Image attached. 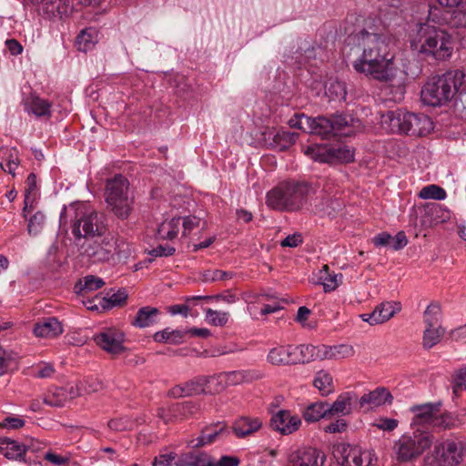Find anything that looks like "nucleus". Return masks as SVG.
Returning a JSON list of instances; mask_svg holds the SVG:
<instances>
[{
	"label": "nucleus",
	"mask_w": 466,
	"mask_h": 466,
	"mask_svg": "<svg viewBox=\"0 0 466 466\" xmlns=\"http://www.w3.org/2000/svg\"><path fill=\"white\" fill-rule=\"evenodd\" d=\"M381 124L390 132L414 137L426 136L432 129V122L428 116L403 109L388 111L382 115Z\"/></svg>",
	"instance_id": "nucleus-7"
},
{
	"label": "nucleus",
	"mask_w": 466,
	"mask_h": 466,
	"mask_svg": "<svg viewBox=\"0 0 466 466\" xmlns=\"http://www.w3.org/2000/svg\"><path fill=\"white\" fill-rule=\"evenodd\" d=\"M464 76V73L458 69L433 76L421 90L423 103L431 106H439L447 103L459 91L463 84Z\"/></svg>",
	"instance_id": "nucleus-6"
},
{
	"label": "nucleus",
	"mask_w": 466,
	"mask_h": 466,
	"mask_svg": "<svg viewBox=\"0 0 466 466\" xmlns=\"http://www.w3.org/2000/svg\"><path fill=\"white\" fill-rule=\"evenodd\" d=\"M410 46L425 58L443 61L451 56L454 42L444 29L424 25L419 32V40L412 41Z\"/></svg>",
	"instance_id": "nucleus-5"
},
{
	"label": "nucleus",
	"mask_w": 466,
	"mask_h": 466,
	"mask_svg": "<svg viewBox=\"0 0 466 466\" xmlns=\"http://www.w3.org/2000/svg\"><path fill=\"white\" fill-rule=\"evenodd\" d=\"M108 427L116 431H128L133 427V421L127 417L116 418L108 421Z\"/></svg>",
	"instance_id": "nucleus-55"
},
{
	"label": "nucleus",
	"mask_w": 466,
	"mask_h": 466,
	"mask_svg": "<svg viewBox=\"0 0 466 466\" xmlns=\"http://www.w3.org/2000/svg\"><path fill=\"white\" fill-rule=\"evenodd\" d=\"M442 318L441 305L438 302H431L423 313V321L426 327H437Z\"/></svg>",
	"instance_id": "nucleus-43"
},
{
	"label": "nucleus",
	"mask_w": 466,
	"mask_h": 466,
	"mask_svg": "<svg viewBox=\"0 0 466 466\" xmlns=\"http://www.w3.org/2000/svg\"><path fill=\"white\" fill-rule=\"evenodd\" d=\"M326 417H330L329 404L323 401L311 403L303 411V418L308 422H315Z\"/></svg>",
	"instance_id": "nucleus-35"
},
{
	"label": "nucleus",
	"mask_w": 466,
	"mask_h": 466,
	"mask_svg": "<svg viewBox=\"0 0 466 466\" xmlns=\"http://www.w3.org/2000/svg\"><path fill=\"white\" fill-rule=\"evenodd\" d=\"M331 162L350 163L354 159V152L347 146L330 147Z\"/></svg>",
	"instance_id": "nucleus-48"
},
{
	"label": "nucleus",
	"mask_w": 466,
	"mask_h": 466,
	"mask_svg": "<svg viewBox=\"0 0 466 466\" xmlns=\"http://www.w3.org/2000/svg\"><path fill=\"white\" fill-rule=\"evenodd\" d=\"M66 217L70 218L71 232L77 246L84 240L100 237L107 231L105 218L87 203L76 202L64 208L60 219Z\"/></svg>",
	"instance_id": "nucleus-2"
},
{
	"label": "nucleus",
	"mask_w": 466,
	"mask_h": 466,
	"mask_svg": "<svg viewBox=\"0 0 466 466\" xmlns=\"http://www.w3.org/2000/svg\"><path fill=\"white\" fill-rule=\"evenodd\" d=\"M180 410V405L176 404L169 408H158L157 417L160 418L166 424L172 421L175 413Z\"/></svg>",
	"instance_id": "nucleus-57"
},
{
	"label": "nucleus",
	"mask_w": 466,
	"mask_h": 466,
	"mask_svg": "<svg viewBox=\"0 0 466 466\" xmlns=\"http://www.w3.org/2000/svg\"><path fill=\"white\" fill-rule=\"evenodd\" d=\"M105 285V281L96 276L87 275L79 279L75 285V290L77 294L85 296L88 292L95 291Z\"/></svg>",
	"instance_id": "nucleus-36"
},
{
	"label": "nucleus",
	"mask_w": 466,
	"mask_h": 466,
	"mask_svg": "<svg viewBox=\"0 0 466 466\" xmlns=\"http://www.w3.org/2000/svg\"><path fill=\"white\" fill-rule=\"evenodd\" d=\"M174 466H216V462L206 452L189 451L177 457Z\"/></svg>",
	"instance_id": "nucleus-26"
},
{
	"label": "nucleus",
	"mask_w": 466,
	"mask_h": 466,
	"mask_svg": "<svg viewBox=\"0 0 466 466\" xmlns=\"http://www.w3.org/2000/svg\"><path fill=\"white\" fill-rule=\"evenodd\" d=\"M323 269L325 271V276H322L321 279L324 280V290L328 292L336 289V288L339 286V278L341 279V274H330L329 272L328 265H324Z\"/></svg>",
	"instance_id": "nucleus-54"
},
{
	"label": "nucleus",
	"mask_w": 466,
	"mask_h": 466,
	"mask_svg": "<svg viewBox=\"0 0 466 466\" xmlns=\"http://www.w3.org/2000/svg\"><path fill=\"white\" fill-rule=\"evenodd\" d=\"M445 333V329L441 325L437 327H426L423 332L422 345L425 349H431L437 345Z\"/></svg>",
	"instance_id": "nucleus-42"
},
{
	"label": "nucleus",
	"mask_w": 466,
	"mask_h": 466,
	"mask_svg": "<svg viewBox=\"0 0 466 466\" xmlns=\"http://www.w3.org/2000/svg\"><path fill=\"white\" fill-rule=\"evenodd\" d=\"M374 22L373 19L366 20L364 27L352 35L354 41L362 48L361 56L352 66L358 73L389 82L394 76V54L390 51L393 38Z\"/></svg>",
	"instance_id": "nucleus-1"
},
{
	"label": "nucleus",
	"mask_w": 466,
	"mask_h": 466,
	"mask_svg": "<svg viewBox=\"0 0 466 466\" xmlns=\"http://www.w3.org/2000/svg\"><path fill=\"white\" fill-rule=\"evenodd\" d=\"M160 314L158 309L147 306L140 308L133 320L132 325L140 329L147 328L152 326L157 321V318Z\"/></svg>",
	"instance_id": "nucleus-33"
},
{
	"label": "nucleus",
	"mask_w": 466,
	"mask_h": 466,
	"mask_svg": "<svg viewBox=\"0 0 466 466\" xmlns=\"http://www.w3.org/2000/svg\"><path fill=\"white\" fill-rule=\"evenodd\" d=\"M19 164V152L15 147H0V167L5 172H8L14 177Z\"/></svg>",
	"instance_id": "nucleus-30"
},
{
	"label": "nucleus",
	"mask_w": 466,
	"mask_h": 466,
	"mask_svg": "<svg viewBox=\"0 0 466 466\" xmlns=\"http://www.w3.org/2000/svg\"><path fill=\"white\" fill-rule=\"evenodd\" d=\"M36 191V176L34 173H30L25 180V203L26 205L33 204L35 199Z\"/></svg>",
	"instance_id": "nucleus-51"
},
{
	"label": "nucleus",
	"mask_w": 466,
	"mask_h": 466,
	"mask_svg": "<svg viewBox=\"0 0 466 466\" xmlns=\"http://www.w3.org/2000/svg\"><path fill=\"white\" fill-rule=\"evenodd\" d=\"M245 374L243 371L236 370L229 372H223L217 376H212L211 380H214L215 387L213 390L219 392L228 385H237L244 381Z\"/></svg>",
	"instance_id": "nucleus-32"
},
{
	"label": "nucleus",
	"mask_w": 466,
	"mask_h": 466,
	"mask_svg": "<svg viewBox=\"0 0 466 466\" xmlns=\"http://www.w3.org/2000/svg\"><path fill=\"white\" fill-rule=\"evenodd\" d=\"M225 431L226 426L221 422L207 426L202 430L199 437L190 441V445L193 448H200L207 444H210L214 442Z\"/></svg>",
	"instance_id": "nucleus-29"
},
{
	"label": "nucleus",
	"mask_w": 466,
	"mask_h": 466,
	"mask_svg": "<svg viewBox=\"0 0 466 466\" xmlns=\"http://www.w3.org/2000/svg\"><path fill=\"white\" fill-rule=\"evenodd\" d=\"M400 309V303L384 301L379 304L371 313H364L360 315V318L370 325H378L388 321Z\"/></svg>",
	"instance_id": "nucleus-17"
},
{
	"label": "nucleus",
	"mask_w": 466,
	"mask_h": 466,
	"mask_svg": "<svg viewBox=\"0 0 466 466\" xmlns=\"http://www.w3.org/2000/svg\"><path fill=\"white\" fill-rule=\"evenodd\" d=\"M64 331L63 324L55 317L40 319L34 327V334L39 338L54 339Z\"/></svg>",
	"instance_id": "nucleus-21"
},
{
	"label": "nucleus",
	"mask_w": 466,
	"mask_h": 466,
	"mask_svg": "<svg viewBox=\"0 0 466 466\" xmlns=\"http://www.w3.org/2000/svg\"><path fill=\"white\" fill-rule=\"evenodd\" d=\"M100 300V305L103 309H108L116 306L124 304L127 299V294L125 290H118L113 293L108 299L96 298Z\"/></svg>",
	"instance_id": "nucleus-49"
},
{
	"label": "nucleus",
	"mask_w": 466,
	"mask_h": 466,
	"mask_svg": "<svg viewBox=\"0 0 466 466\" xmlns=\"http://www.w3.org/2000/svg\"><path fill=\"white\" fill-rule=\"evenodd\" d=\"M25 426V420L19 417L7 416L0 421V428L18 430Z\"/></svg>",
	"instance_id": "nucleus-58"
},
{
	"label": "nucleus",
	"mask_w": 466,
	"mask_h": 466,
	"mask_svg": "<svg viewBox=\"0 0 466 466\" xmlns=\"http://www.w3.org/2000/svg\"><path fill=\"white\" fill-rule=\"evenodd\" d=\"M97 42V32L95 28L88 27L80 31L76 39L77 49L87 52L92 49Z\"/></svg>",
	"instance_id": "nucleus-37"
},
{
	"label": "nucleus",
	"mask_w": 466,
	"mask_h": 466,
	"mask_svg": "<svg viewBox=\"0 0 466 466\" xmlns=\"http://www.w3.org/2000/svg\"><path fill=\"white\" fill-rule=\"evenodd\" d=\"M301 420L297 415H292L290 411L281 410L271 417L270 427L279 431L281 434H291L299 430Z\"/></svg>",
	"instance_id": "nucleus-18"
},
{
	"label": "nucleus",
	"mask_w": 466,
	"mask_h": 466,
	"mask_svg": "<svg viewBox=\"0 0 466 466\" xmlns=\"http://www.w3.org/2000/svg\"><path fill=\"white\" fill-rule=\"evenodd\" d=\"M235 273L233 271H224L220 269L207 270L203 274V280L206 282H213L218 280L231 279Z\"/></svg>",
	"instance_id": "nucleus-53"
},
{
	"label": "nucleus",
	"mask_w": 466,
	"mask_h": 466,
	"mask_svg": "<svg viewBox=\"0 0 466 466\" xmlns=\"http://www.w3.org/2000/svg\"><path fill=\"white\" fill-rule=\"evenodd\" d=\"M200 219L195 216H188L183 218V236L187 237L194 228H198Z\"/></svg>",
	"instance_id": "nucleus-60"
},
{
	"label": "nucleus",
	"mask_w": 466,
	"mask_h": 466,
	"mask_svg": "<svg viewBox=\"0 0 466 466\" xmlns=\"http://www.w3.org/2000/svg\"><path fill=\"white\" fill-rule=\"evenodd\" d=\"M461 423L458 417L451 412H437L433 429L449 430L459 426Z\"/></svg>",
	"instance_id": "nucleus-45"
},
{
	"label": "nucleus",
	"mask_w": 466,
	"mask_h": 466,
	"mask_svg": "<svg viewBox=\"0 0 466 466\" xmlns=\"http://www.w3.org/2000/svg\"><path fill=\"white\" fill-rule=\"evenodd\" d=\"M295 365L304 364L316 360H324V352L321 349V345L314 346L311 344H301L295 346Z\"/></svg>",
	"instance_id": "nucleus-24"
},
{
	"label": "nucleus",
	"mask_w": 466,
	"mask_h": 466,
	"mask_svg": "<svg viewBox=\"0 0 466 466\" xmlns=\"http://www.w3.org/2000/svg\"><path fill=\"white\" fill-rule=\"evenodd\" d=\"M94 340L102 350L112 355L121 354L126 350L124 347L125 335L116 329H105L95 335Z\"/></svg>",
	"instance_id": "nucleus-12"
},
{
	"label": "nucleus",
	"mask_w": 466,
	"mask_h": 466,
	"mask_svg": "<svg viewBox=\"0 0 466 466\" xmlns=\"http://www.w3.org/2000/svg\"><path fill=\"white\" fill-rule=\"evenodd\" d=\"M357 400L358 397L354 392L346 391L339 394L331 405L329 404V416L350 414L352 411V405L357 401Z\"/></svg>",
	"instance_id": "nucleus-27"
},
{
	"label": "nucleus",
	"mask_w": 466,
	"mask_h": 466,
	"mask_svg": "<svg viewBox=\"0 0 466 466\" xmlns=\"http://www.w3.org/2000/svg\"><path fill=\"white\" fill-rule=\"evenodd\" d=\"M214 385V380H211V377L198 376L191 380L185 383L186 395H195L206 392V387L208 385ZM208 392H211L213 389L208 386Z\"/></svg>",
	"instance_id": "nucleus-38"
},
{
	"label": "nucleus",
	"mask_w": 466,
	"mask_h": 466,
	"mask_svg": "<svg viewBox=\"0 0 466 466\" xmlns=\"http://www.w3.org/2000/svg\"><path fill=\"white\" fill-rule=\"evenodd\" d=\"M431 432L415 430L411 434H402L394 442L393 453L398 462H409L420 458L433 443Z\"/></svg>",
	"instance_id": "nucleus-8"
},
{
	"label": "nucleus",
	"mask_w": 466,
	"mask_h": 466,
	"mask_svg": "<svg viewBox=\"0 0 466 466\" xmlns=\"http://www.w3.org/2000/svg\"><path fill=\"white\" fill-rule=\"evenodd\" d=\"M313 384L322 396H328L334 391L333 379L328 371H318Z\"/></svg>",
	"instance_id": "nucleus-41"
},
{
	"label": "nucleus",
	"mask_w": 466,
	"mask_h": 466,
	"mask_svg": "<svg viewBox=\"0 0 466 466\" xmlns=\"http://www.w3.org/2000/svg\"><path fill=\"white\" fill-rule=\"evenodd\" d=\"M180 218H173L168 221L162 222L157 231V238L159 239H174L179 231Z\"/></svg>",
	"instance_id": "nucleus-39"
},
{
	"label": "nucleus",
	"mask_w": 466,
	"mask_h": 466,
	"mask_svg": "<svg viewBox=\"0 0 466 466\" xmlns=\"http://www.w3.org/2000/svg\"><path fill=\"white\" fill-rule=\"evenodd\" d=\"M408 244V239L403 231L398 232L395 237H392L390 240V247L394 250H400L403 248Z\"/></svg>",
	"instance_id": "nucleus-63"
},
{
	"label": "nucleus",
	"mask_w": 466,
	"mask_h": 466,
	"mask_svg": "<svg viewBox=\"0 0 466 466\" xmlns=\"http://www.w3.org/2000/svg\"><path fill=\"white\" fill-rule=\"evenodd\" d=\"M310 190L307 182L285 180L267 193L266 204L274 210L298 211L307 203Z\"/></svg>",
	"instance_id": "nucleus-4"
},
{
	"label": "nucleus",
	"mask_w": 466,
	"mask_h": 466,
	"mask_svg": "<svg viewBox=\"0 0 466 466\" xmlns=\"http://www.w3.org/2000/svg\"><path fill=\"white\" fill-rule=\"evenodd\" d=\"M393 397L390 392L383 387H379L369 393L363 394L359 400L360 408L366 405L370 407H379L387 402L390 403Z\"/></svg>",
	"instance_id": "nucleus-28"
},
{
	"label": "nucleus",
	"mask_w": 466,
	"mask_h": 466,
	"mask_svg": "<svg viewBox=\"0 0 466 466\" xmlns=\"http://www.w3.org/2000/svg\"><path fill=\"white\" fill-rule=\"evenodd\" d=\"M262 137L268 148L284 151L295 144L299 135L295 132L268 128L262 133Z\"/></svg>",
	"instance_id": "nucleus-14"
},
{
	"label": "nucleus",
	"mask_w": 466,
	"mask_h": 466,
	"mask_svg": "<svg viewBox=\"0 0 466 466\" xmlns=\"http://www.w3.org/2000/svg\"><path fill=\"white\" fill-rule=\"evenodd\" d=\"M424 212L421 223L426 227H433L443 223L450 218L449 210L438 203L426 204L424 207Z\"/></svg>",
	"instance_id": "nucleus-23"
},
{
	"label": "nucleus",
	"mask_w": 466,
	"mask_h": 466,
	"mask_svg": "<svg viewBox=\"0 0 466 466\" xmlns=\"http://www.w3.org/2000/svg\"><path fill=\"white\" fill-rule=\"evenodd\" d=\"M399 425V420L391 418H380L374 424L378 429L384 431H393Z\"/></svg>",
	"instance_id": "nucleus-59"
},
{
	"label": "nucleus",
	"mask_w": 466,
	"mask_h": 466,
	"mask_svg": "<svg viewBox=\"0 0 466 466\" xmlns=\"http://www.w3.org/2000/svg\"><path fill=\"white\" fill-rule=\"evenodd\" d=\"M104 385L101 380L95 378H88L80 383V386H77V392L75 393L73 391V387L70 390V398H75L77 395H81L83 393L90 394L94 392H97L103 389Z\"/></svg>",
	"instance_id": "nucleus-44"
},
{
	"label": "nucleus",
	"mask_w": 466,
	"mask_h": 466,
	"mask_svg": "<svg viewBox=\"0 0 466 466\" xmlns=\"http://www.w3.org/2000/svg\"><path fill=\"white\" fill-rule=\"evenodd\" d=\"M295 346L294 345H278L269 350L267 360L274 366H290L295 365Z\"/></svg>",
	"instance_id": "nucleus-20"
},
{
	"label": "nucleus",
	"mask_w": 466,
	"mask_h": 466,
	"mask_svg": "<svg viewBox=\"0 0 466 466\" xmlns=\"http://www.w3.org/2000/svg\"><path fill=\"white\" fill-rule=\"evenodd\" d=\"M324 352V360L345 359L354 354L352 346L340 344L336 346L321 345Z\"/></svg>",
	"instance_id": "nucleus-40"
},
{
	"label": "nucleus",
	"mask_w": 466,
	"mask_h": 466,
	"mask_svg": "<svg viewBox=\"0 0 466 466\" xmlns=\"http://www.w3.org/2000/svg\"><path fill=\"white\" fill-rule=\"evenodd\" d=\"M175 248L169 245H158L157 248L149 251V255L153 257H168L175 253Z\"/></svg>",
	"instance_id": "nucleus-62"
},
{
	"label": "nucleus",
	"mask_w": 466,
	"mask_h": 466,
	"mask_svg": "<svg viewBox=\"0 0 466 466\" xmlns=\"http://www.w3.org/2000/svg\"><path fill=\"white\" fill-rule=\"evenodd\" d=\"M129 182L123 175H116L106 185V201L118 218L127 219L133 210L134 198L128 195Z\"/></svg>",
	"instance_id": "nucleus-9"
},
{
	"label": "nucleus",
	"mask_w": 466,
	"mask_h": 466,
	"mask_svg": "<svg viewBox=\"0 0 466 466\" xmlns=\"http://www.w3.org/2000/svg\"><path fill=\"white\" fill-rule=\"evenodd\" d=\"M78 247L82 254L93 262H107L114 258L115 254H117L118 258H122L121 252L116 251L119 245L116 244L108 230L100 237L84 240Z\"/></svg>",
	"instance_id": "nucleus-10"
},
{
	"label": "nucleus",
	"mask_w": 466,
	"mask_h": 466,
	"mask_svg": "<svg viewBox=\"0 0 466 466\" xmlns=\"http://www.w3.org/2000/svg\"><path fill=\"white\" fill-rule=\"evenodd\" d=\"M326 95L333 100H345L347 96L346 85L341 81H331L326 89Z\"/></svg>",
	"instance_id": "nucleus-47"
},
{
	"label": "nucleus",
	"mask_w": 466,
	"mask_h": 466,
	"mask_svg": "<svg viewBox=\"0 0 466 466\" xmlns=\"http://www.w3.org/2000/svg\"><path fill=\"white\" fill-rule=\"evenodd\" d=\"M441 404L425 403L421 405H414L410 408V411L414 414L410 426L411 427H434L437 412L440 411Z\"/></svg>",
	"instance_id": "nucleus-15"
},
{
	"label": "nucleus",
	"mask_w": 466,
	"mask_h": 466,
	"mask_svg": "<svg viewBox=\"0 0 466 466\" xmlns=\"http://www.w3.org/2000/svg\"><path fill=\"white\" fill-rule=\"evenodd\" d=\"M46 216L43 212L37 211L28 219L27 232L30 236L37 235L43 228Z\"/></svg>",
	"instance_id": "nucleus-50"
},
{
	"label": "nucleus",
	"mask_w": 466,
	"mask_h": 466,
	"mask_svg": "<svg viewBox=\"0 0 466 466\" xmlns=\"http://www.w3.org/2000/svg\"><path fill=\"white\" fill-rule=\"evenodd\" d=\"M364 453L357 446L339 444L333 451V456L341 466H363Z\"/></svg>",
	"instance_id": "nucleus-19"
},
{
	"label": "nucleus",
	"mask_w": 466,
	"mask_h": 466,
	"mask_svg": "<svg viewBox=\"0 0 466 466\" xmlns=\"http://www.w3.org/2000/svg\"><path fill=\"white\" fill-rule=\"evenodd\" d=\"M461 461V451L457 442L447 440L437 442L431 454L424 460V466H457Z\"/></svg>",
	"instance_id": "nucleus-11"
},
{
	"label": "nucleus",
	"mask_w": 466,
	"mask_h": 466,
	"mask_svg": "<svg viewBox=\"0 0 466 466\" xmlns=\"http://www.w3.org/2000/svg\"><path fill=\"white\" fill-rule=\"evenodd\" d=\"M418 196L421 199L443 200L446 198L447 193L441 187L431 184L422 187Z\"/></svg>",
	"instance_id": "nucleus-46"
},
{
	"label": "nucleus",
	"mask_w": 466,
	"mask_h": 466,
	"mask_svg": "<svg viewBox=\"0 0 466 466\" xmlns=\"http://www.w3.org/2000/svg\"><path fill=\"white\" fill-rule=\"evenodd\" d=\"M176 458L177 454L175 452L160 454L155 459L154 466H169Z\"/></svg>",
	"instance_id": "nucleus-64"
},
{
	"label": "nucleus",
	"mask_w": 466,
	"mask_h": 466,
	"mask_svg": "<svg viewBox=\"0 0 466 466\" xmlns=\"http://www.w3.org/2000/svg\"><path fill=\"white\" fill-rule=\"evenodd\" d=\"M262 422L258 418L241 417L232 426L233 432L238 438H244L258 431Z\"/></svg>",
	"instance_id": "nucleus-31"
},
{
	"label": "nucleus",
	"mask_w": 466,
	"mask_h": 466,
	"mask_svg": "<svg viewBox=\"0 0 466 466\" xmlns=\"http://www.w3.org/2000/svg\"><path fill=\"white\" fill-rule=\"evenodd\" d=\"M355 119L345 114L332 115L330 117L318 116L315 118L296 114L289 120L290 127L320 136L322 138L333 137H348L353 133Z\"/></svg>",
	"instance_id": "nucleus-3"
},
{
	"label": "nucleus",
	"mask_w": 466,
	"mask_h": 466,
	"mask_svg": "<svg viewBox=\"0 0 466 466\" xmlns=\"http://www.w3.org/2000/svg\"><path fill=\"white\" fill-rule=\"evenodd\" d=\"M30 449L31 446L27 444H20L9 438H0V453L8 460L25 461V453Z\"/></svg>",
	"instance_id": "nucleus-22"
},
{
	"label": "nucleus",
	"mask_w": 466,
	"mask_h": 466,
	"mask_svg": "<svg viewBox=\"0 0 466 466\" xmlns=\"http://www.w3.org/2000/svg\"><path fill=\"white\" fill-rule=\"evenodd\" d=\"M304 154L311 159L321 163H331L330 146L314 144L304 149Z\"/></svg>",
	"instance_id": "nucleus-34"
},
{
	"label": "nucleus",
	"mask_w": 466,
	"mask_h": 466,
	"mask_svg": "<svg viewBox=\"0 0 466 466\" xmlns=\"http://www.w3.org/2000/svg\"><path fill=\"white\" fill-rule=\"evenodd\" d=\"M452 389L455 395H459L462 390H466V367L461 369L453 378Z\"/></svg>",
	"instance_id": "nucleus-56"
},
{
	"label": "nucleus",
	"mask_w": 466,
	"mask_h": 466,
	"mask_svg": "<svg viewBox=\"0 0 466 466\" xmlns=\"http://www.w3.org/2000/svg\"><path fill=\"white\" fill-rule=\"evenodd\" d=\"M25 110L36 117H51L52 103L36 95L31 94L24 103Z\"/></svg>",
	"instance_id": "nucleus-25"
},
{
	"label": "nucleus",
	"mask_w": 466,
	"mask_h": 466,
	"mask_svg": "<svg viewBox=\"0 0 466 466\" xmlns=\"http://www.w3.org/2000/svg\"><path fill=\"white\" fill-rule=\"evenodd\" d=\"M326 455L323 451L308 447L291 454L289 466H324Z\"/></svg>",
	"instance_id": "nucleus-16"
},
{
	"label": "nucleus",
	"mask_w": 466,
	"mask_h": 466,
	"mask_svg": "<svg viewBox=\"0 0 466 466\" xmlns=\"http://www.w3.org/2000/svg\"><path fill=\"white\" fill-rule=\"evenodd\" d=\"M206 319L208 323L214 326L223 327L228 321V313L214 310L212 309H207L206 310Z\"/></svg>",
	"instance_id": "nucleus-52"
},
{
	"label": "nucleus",
	"mask_w": 466,
	"mask_h": 466,
	"mask_svg": "<svg viewBox=\"0 0 466 466\" xmlns=\"http://www.w3.org/2000/svg\"><path fill=\"white\" fill-rule=\"evenodd\" d=\"M75 11V3L70 0H43L41 15L49 20H65Z\"/></svg>",
	"instance_id": "nucleus-13"
},
{
	"label": "nucleus",
	"mask_w": 466,
	"mask_h": 466,
	"mask_svg": "<svg viewBox=\"0 0 466 466\" xmlns=\"http://www.w3.org/2000/svg\"><path fill=\"white\" fill-rule=\"evenodd\" d=\"M348 424L344 419H339L329 422L324 427V431L329 433H340L347 430Z\"/></svg>",
	"instance_id": "nucleus-61"
}]
</instances>
